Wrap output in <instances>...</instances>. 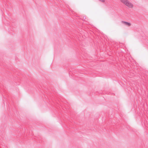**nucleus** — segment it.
<instances>
[{
	"instance_id": "obj_1",
	"label": "nucleus",
	"mask_w": 148,
	"mask_h": 148,
	"mask_svg": "<svg viewBox=\"0 0 148 148\" xmlns=\"http://www.w3.org/2000/svg\"><path fill=\"white\" fill-rule=\"evenodd\" d=\"M129 8H134V5L131 2L128 1L125 5Z\"/></svg>"
},
{
	"instance_id": "obj_2",
	"label": "nucleus",
	"mask_w": 148,
	"mask_h": 148,
	"mask_svg": "<svg viewBox=\"0 0 148 148\" xmlns=\"http://www.w3.org/2000/svg\"><path fill=\"white\" fill-rule=\"evenodd\" d=\"M120 1L122 3L125 5L129 1L128 0H120Z\"/></svg>"
},
{
	"instance_id": "obj_3",
	"label": "nucleus",
	"mask_w": 148,
	"mask_h": 148,
	"mask_svg": "<svg viewBox=\"0 0 148 148\" xmlns=\"http://www.w3.org/2000/svg\"><path fill=\"white\" fill-rule=\"evenodd\" d=\"M124 23L125 24V25L128 26H130L131 25V24L129 23L124 22Z\"/></svg>"
},
{
	"instance_id": "obj_4",
	"label": "nucleus",
	"mask_w": 148,
	"mask_h": 148,
	"mask_svg": "<svg viewBox=\"0 0 148 148\" xmlns=\"http://www.w3.org/2000/svg\"><path fill=\"white\" fill-rule=\"evenodd\" d=\"M100 1L102 2H105V0H99Z\"/></svg>"
}]
</instances>
